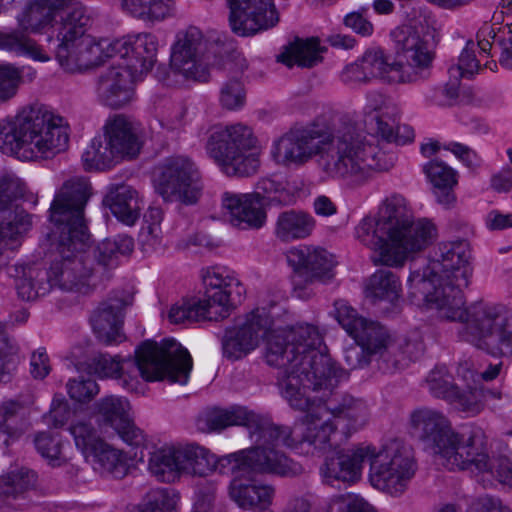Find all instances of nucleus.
Here are the masks:
<instances>
[{"instance_id": "obj_40", "label": "nucleus", "mask_w": 512, "mask_h": 512, "mask_svg": "<svg viewBox=\"0 0 512 512\" xmlns=\"http://www.w3.org/2000/svg\"><path fill=\"white\" fill-rule=\"evenodd\" d=\"M465 382L466 389L460 390L458 388L449 402L460 411L475 416L484 409L485 403L489 398H500L499 392L485 390L482 385L472 384L471 381Z\"/></svg>"}, {"instance_id": "obj_60", "label": "nucleus", "mask_w": 512, "mask_h": 512, "mask_svg": "<svg viewBox=\"0 0 512 512\" xmlns=\"http://www.w3.org/2000/svg\"><path fill=\"white\" fill-rule=\"evenodd\" d=\"M502 368V363H498L495 365H490L485 371L477 372L473 370L468 362H464L458 367V375L463 378L464 381H471L472 384L482 385L480 383L483 381H492L494 380L500 373Z\"/></svg>"}, {"instance_id": "obj_21", "label": "nucleus", "mask_w": 512, "mask_h": 512, "mask_svg": "<svg viewBox=\"0 0 512 512\" xmlns=\"http://www.w3.org/2000/svg\"><path fill=\"white\" fill-rule=\"evenodd\" d=\"M158 190L167 201L196 203L202 185L199 171L192 160L185 156L167 158L162 166Z\"/></svg>"}, {"instance_id": "obj_53", "label": "nucleus", "mask_w": 512, "mask_h": 512, "mask_svg": "<svg viewBox=\"0 0 512 512\" xmlns=\"http://www.w3.org/2000/svg\"><path fill=\"white\" fill-rule=\"evenodd\" d=\"M66 389L69 397L80 403L91 401L99 393V386L96 381L83 375L69 379Z\"/></svg>"}, {"instance_id": "obj_26", "label": "nucleus", "mask_w": 512, "mask_h": 512, "mask_svg": "<svg viewBox=\"0 0 512 512\" xmlns=\"http://www.w3.org/2000/svg\"><path fill=\"white\" fill-rule=\"evenodd\" d=\"M216 485L205 483L198 487L192 512H215ZM176 496L166 489L150 491L145 503L135 512H172L176 506Z\"/></svg>"}, {"instance_id": "obj_15", "label": "nucleus", "mask_w": 512, "mask_h": 512, "mask_svg": "<svg viewBox=\"0 0 512 512\" xmlns=\"http://www.w3.org/2000/svg\"><path fill=\"white\" fill-rule=\"evenodd\" d=\"M396 53L401 59L399 70L404 83L429 76L435 58L436 29L428 16H420L391 32Z\"/></svg>"}, {"instance_id": "obj_57", "label": "nucleus", "mask_w": 512, "mask_h": 512, "mask_svg": "<svg viewBox=\"0 0 512 512\" xmlns=\"http://www.w3.org/2000/svg\"><path fill=\"white\" fill-rule=\"evenodd\" d=\"M25 193L24 182L14 176L0 179V211L10 208L12 202Z\"/></svg>"}, {"instance_id": "obj_13", "label": "nucleus", "mask_w": 512, "mask_h": 512, "mask_svg": "<svg viewBox=\"0 0 512 512\" xmlns=\"http://www.w3.org/2000/svg\"><path fill=\"white\" fill-rule=\"evenodd\" d=\"M103 134L95 137L82 154L86 169H109L124 159L136 158L144 144L140 123L132 118L115 114L105 121Z\"/></svg>"}, {"instance_id": "obj_28", "label": "nucleus", "mask_w": 512, "mask_h": 512, "mask_svg": "<svg viewBox=\"0 0 512 512\" xmlns=\"http://www.w3.org/2000/svg\"><path fill=\"white\" fill-rule=\"evenodd\" d=\"M274 495L275 488L272 485L251 479L235 477L229 485L231 500L244 510H264L272 504Z\"/></svg>"}, {"instance_id": "obj_27", "label": "nucleus", "mask_w": 512, "mask_h": 512, "mask_svg": "<svg viewBox=\"0 0 512 512\" xmlns=\"http://www.w3.org/2000/svg\"><path fill=\"white\" fill-rule=\"evenodd\" d=\"M134 74L122 65L112 66L98 80L97 93L106 105L119 108L133 97Z\"/></svg>"}, {"instance_id": "obj_44", "label": "nucleus", "mask_w": 512, "mask_h": 512, "mask_svg": "<svg viewBox=\"0 0 512 512\" xmlns=\"http://www.w3.org/2000/svg\"><path fill=\"white\" fill-rule=\"evenodd\" d=\"M366 292L367 296L374 301L393 302L400 296L401 283L392 271L379 269L369 278Z\"/></svg>"}, {"instance_id": "obj_2", "label": "nucleus", "mask_w": 512, "mask_h": 512, "mask_svg": "<svg viewBox=\"0 0 512 512\" xmlns=\"http://www.w3.org/2000/svg\"><path fill=\"white\" fill-rule=\"evenodd\" d=\"M272 320L264 309L248 314L244 322L227 328L222 337V353L236 361L255 350L265 338V359L268 365L281 370V395L294 410L309 407L308 391L328 394L348 378L327 354L320 351L322 337L310 324L272 329Z\"/></svg>"}, {"instance_id": "obj_24", "label": "nucleus", "mask_w": 512, "mask_h": 512, "mask_svg": "<svg viewBox=\"0 0 512 512\" xmlns=\"http://www.w3.org/2000/svg\"><path fill=\"white\" fill-rule=\"evenodd\" d=\"M116 57L125 61V68L133 74L151 70L156 63L158 40L151 33L129 35L113 40Z\"/></svg>"}, {"instance_id": "obj_3", "label": "nucleus", "mask_w": 512, "mask_h": 512, "mask_svg": "<svg viewBox=\"0 0 512 512\" xmlns=\"http://www.w3.org/2000/svg\"><path fill=\"white\" fill-rule=\"evenodd\" d=\"M271 156L283 166L304 165L318 156L317 166L325 179L342 180L352 187L390 170L396 161L394 153L381 150L338 112L323 113L306 126L290 129L273 142Z\"/></svg>"}, {"instance_id": "obj_4", "label": "nucleus", "mask_w": 512, "mask_h": 512, "mask_svg": "<svg viewBox=\"0 0 512 512\" xmlns=\"http://www.w3.org/2000/svg\"><path fill=\"white\" fill-rule=\"evenodd\" d=\"M318 393L316 402L310 397L309 407L301 423L305 426L302 438L297 443L306 444L312 453L319 455L334 451L327 456L320 468L323 480L353 483L360 479L363 463H369L371 444H359L349 449H338L354 433L362 430L369 422L371 411L367 401L350 393Z\"/></svg>"}, {"instance_id": "obj_19", "label": "nucleus", "mask_w": 512, "mask_h": 512, "mask_svg": "<svg viewBox=\"0 0 512 512\" xmlns=\"http://www.w3.org/2000/svg\"><path fill=\"white\" fill-rule=\"evenodd\" d=\"M210 43L202 31L189 26L180 30L171 47L170 69L186 80L206 82L209 79Z\"/></svg>"}, {"instance_id": "obj_9", "label": "nucleus", "mask_w": 512, "mask_h": 512, "mask_svg": "<svg viewBox=\"0 0 512 512\" xmlns=\"http://www.w3.org/2000/svg\"><path fill=\"white\" fill-rule=\"evenodd\" d=\"M178 464L180 475L205 477L218 471L221 474L231 471H253L292 477L302 472L298 463L289 459L277 449L251 447L221 457L212 454L198 444H178Z\"/></svg>"}, {"instance_id": "obj_22", "label": "nucleus", "mask_w": 512, "mask_h": 512, "mask_svg": "<svg viewBox=\"0 0 512 512\" xmlns=\"http://www.w3.org/2000/svg\"><path fill=\"white\" fill-rule=\"evenodd\" d=\"M230 8L229 22L239 36L254 35L274 27L279 14L273 0H227Z\"/></svg>"}, {"instance_id": "obj_16", "label": "nucleus", "mask_w": 512, "mask_h": 512, "mask_svg": "<svg viewBox=\"0 0 512 512\" xmlns=\"http://www.w3.org/2000/svg\"><path fill=\"white\" fill-rule=\"evenodd\" d=\"M417 470L413 449L399 440L384 446L371 444L369 480L373 487L391 496H400Z\"/></svg>"}, {"instance_id": "obj_17", "label": "nucleus", "mask_w": 512, "mask_h": 512, "mask_svg": "<svg viewBox=\"0 0 512 512\" xmlns=\"http://www.w3.org/2000/svg\"><path fill=\"white\" fill-rule=\"evenodd\" d=\"M93 194L88 177L71 175L56 189L50 206V221L55 225L56 234L76 237V244L82 246L84 239H90L85 219V208Z\"/></svg>"}, {"instance_id": "obj_56", "label": "nucleus", "mask_w": 512, "mask_h": 512, "mask_svg": "<svg viewBox=\"0 0 512 512\" xmlns=\"http://www.w3.org/2000/svg\"><path fill=\"white\" fill-rule=\"evenodd\" d=\"M14 214L13 221L0 223V243L15 239L26 232L32 224L31 216L24 210L16 208Z\"/></svg>"}, {"instance_id": "obj_36", "label": "nucleus", "mask_w": 512, "mask_h": 512, "mask_svg": "<svg viewBox=\"0 0 512 512\" xmlns=\"http://www.w3.org/2000/svg\"><path fill=\"white\" fill-rule=\"evenodd\" d=\"M321 52L322 48L317 38H296L284 47L277 60L289 68H311L322 61Z\"/></svg>"}, {"instance_id": "obj_42", "label": "nucleus", "mask_w": 512, "mask_h": 512, "mask_svg": "<svg viewBox=\"0 0 512 512\" xmlns=\"http://www.w3.org/2000/svg\"><path fill=\"white\" fill-rule=\"evenodd\" d=\"M370 81L381 78L389 83H404L397 63H388L381 50H367L359 59Z\"/></svg>"}, {"instance_id": "obj_43", "label": "nucleus", "mask_w": 512, "mask_h": 512, "mask_svg": "<svg viewBox=\"0 0 512 512\" xmlns=\"http://www.w3.org/2000/svg\"><path fill=\"white\" fill-rule=\"evenodd\" d=\"M373 133L387 142L405 144L414 138V131L408 126H398V109L391 115H374L370 125Z\"/></svg>"}, {"instance_id": "obj_47", "label": "nucleus", "mask_w": 512, "mask_h": 512, "mask_svg": "<svg viewBox=\"0 0 512 512\" xmlns=\"http://www.w3.org/2000/svg\"><path fill=\"white\" fill-rule=\"evenodd\" d=\"M398 348L395 355H391V361L388 365V372L405 368L409 362L417 360L425 350L423 337L418 331L411 332L401 344H396Z\"/></svg>"}, {"instance_id": "obj_25", "label": "nucleus", "mask_w": 512, "mask_h": 512, "mask_svg": "<svg viewBox=\"0 0 512 512\" xmlns=\"http://www.w3.org/2000/svg\"><path fill=\"white\" fill-rule=\"evenodd\" d=\"M131 304L130 297L112 296L102 302L91 316V325L98 340L105 345L121 343L124 310Z\"/></svg>"}, {"instance_id": "obj_8", "label": "nucleus", "mask_w": 512, "mask_h": 512, "mask_svg": "<svg viewBox=\"0 0 512 512\" xmlns=\"http://www.w3.org/2000/svg\"><path fill=\"white\" fill-rule=\"evenodd\" d=\"M68 141L64 118L43 104L26 106L14 117L0 120V151L20 160L53 158Z\"/></svg>"}, {"instance_id": "obj_1", "label": "nucleus", "mask_w": 512, "mask_h": 512, "mask_svg": "<svg viewBox=\"0 0 512 512\" xmlns=\"http://www.w3.org/2000/svg\"><path fill=\"white\" fill-rule=\"evenodd\" d=\"M470 245L466 240L443 241L423 269L411 268V300L435 310L437 316L463 324L462 340L494 357L512 355V310L502 303L480 302L465 307L462 289L472 276Z\"/></svg>"}, {"instance_id": "obj_33", "label": "nucleus", "mask_w": 512, "mask_h": 512, "mask_svg": "<svg viewBox=\"0 0 512 512\" xmlns=\"http://www.w3.org/2000/svg\"><path fill=\"white\" fill-rule=\"evenodd\" d=\"M495 33L491 26L485 25L482 27L477 35V43L470 40L462 50L458 63L449 68V74L455 79L459 77H472L480 69L479 60L476 58V49H479L480 55H489L492 48L490 38H494Z\"/></svg>"}, {"instance_id": "obj_49", "label": "nucleus", "mask_w": 512, "mask_h": 512, "mask_svg": "<svg viewBox=\"0 0 512 512\" xmlns=\"http://www.w3.org/2000/svg\"><path fill=\"white\" fill-rule=\"evenodd\" d=\"M23 407L15 401H6L0 404V433L6 435L4 443L8 444L10 437H16L23 430Z\"/></svg>"}, {"instance_id": "obj_54", "label": "nucleus", "mask_w": 512, "mask_h": 512, "mask_svg": "<svg viewBox=\"0 0 512 512\" xmlns=\"http://www.w3.org/2000/svg\"><path fill=\"white\" fill-rule=\"evenodd\" d=\"M21 71L12 64H0V103L12 99L21 84Z\"/></svg>"}, {"instance_id": "obj_35", "label": "nucleus", "mask_w": 512, "mask_h": 512, "mask_svg": "<svg viewBox=\"0 0 512 512\" xmlns=\"http://www.w3.org/2000/svg\"><path fill=\"white\" fill-rule=\"evenodd\" d=\"M423 170L434 187L438 203L445 207L454 204L456 197L453 189L458 183L457 172L439 159L429 161Z\"/></svg>"}, {"instance_id": "obj_5", "label": "nucleus", "mask_w": 512, "mask_h": 512, "mask_svg": "<svg viewBox=\"0 0 512 512\" xmlns=\"http://www.w3.org/2000/svg\"><path fill=\"white\" fill-rule=\"evenodd\" d=\"M78 372L113 378L130 392H143L144 382L166 380L184 385L192 370V358L186 348L173 338L160 343L144 341L135 351V358L121 360L119 356L99 354L89 362H77Z\"/></svg>"}, {"instance_id": "obj_41", "label": "nucleus", "mask_w": 512, "mask_h": 512, "mask_svg": "<svg viewBox=\"0 0 512 512\" xmlns=\"http://www.w3.org/2000/svg\"><path fill=\"white\" fill-rule=\"evenodd\" d=\"M134 250V240L128 235H117L101 241L94 250V259L103 270L118 265L120 255H130Z\"/></svg>"}, {"instance_id": "obj_6", "label": "nucleus", "mask_w": 512, "mask_h": 512, "mask_svg": "<svg viewBox=\"0 0 512 512\" xmlns=\"http://www.w3.org/2000/svg\"><path fill=\"white\" fill-rule=\"evenodd\" d=\"M356 239L377 253L375 265L402 267L406 260L424 251L437 238V228L428 219H414L400 195L386 198L378 218L364 217L355 227Z\"/></svg>"}, {"instance_id": "obj_11", "label": "nucleus", "mask_w": 512, "mask_h": 512, "mask_svg": "<svg viewBox=\"0 0 512 512\" xmlns=\"http://www.w3.org/2000/svg\"><path fill=\"white\" fill-rule=\"evenodd\" d=\"M202 279L206 288L205 298L182 301L171 306L168 312L171 323L219 321L227 318L231 310L243 301L245 287L230 270L224 267L208 268Z\"/></svg>"}, {"instance_id": "obj_50", "label": "nucleus", "mask_w": 512, "mask_h": 512, "mask_svg": "<svg viewBox=\"0 0 512 512\" xmlns=\"http://www.w3.org/2000/svg\"><path fill=\"white\" fill-rule=\"evenodd\" d=\"M69 430L74 438L76 447L86 459H89L96 449H100L101 444L104 442L90 423L78 422L72 425Z\"/></svg>"}, {"instance_id": "obj_29", "label": "nucleus", "mask_w": 512, "mask_h": 512, "mask_svg": "<svg viewBox=\"0 0 512 512\" xmlns=\"http://www.w3.org/2000/svg\"><path fill=\"white\" fill-rule=\"evenodd\" d=\"M352 338L358 344L363 345L368 353L373 356L378 355L379 360L385 364L383 369L388 372L391 355H395L398 348L384 326L376 321L367 319Z\"/></svg>"}, {"instance_id": "obj_20", "label": "nucleus", "mask_w": 512, "mask_h": 512, "mask_svg": "<svg viewBox=\"0 0 512 512\" xmlns=\"http://www.w3.org/2000/svg\"><path fill=\"white\" fill-rule=\"evenodd\" d=\"M256 189V192L247 194L223 193L222 207L228 212L233 226L241 229L262 227L266 220L263 200H275L276 197L272 195L280 192L283 187L279 182L264 178L257 183Z\"/></svg>"}, {"instance_id": "obj_48", "label": "nucleus", "mask_w": 512, "mask_h": 512, "mask_svg": "<svg viewBox=\"0 0 512 512\" xmlns=\"http://www.w3.org/2000/svg\"><path fill=\"white\" fill-rule=\"evenodd\" d=\"M426 386L435 398L450 402L457 392L458 386L454 384L453 376L446 366H436L425 379Z\"/></svg>"}, {"instance_id": "obj_52", "label": "nucleus", "mask_w": 512, "mask_h": 512, "mask_svg": "<svg viewBox=\"0 0 512 512\" xmlns=\"http://www.w3.org/2000/svg\"><path fill=\"white\" fill-rule=\"evenodd\" d=\"M246 101V92L243 83L232 78L223 83L219 93V102L222 108L226 110H239Z\"/></svg>"}, {"instance_id": "obj_31", "label": "nucleus", "mask_w": 512, "mask_h": 512, "mask_svg": "<svg viewBox=\"0 0 512 512\" xmlns=\"http://www.w3.org/2000/svg\"><path fill=\"white\" fill-rule=\"evenodd\" d=\"M74 0H29L18 17L24 29L40 32L54 23L56 16Z\"/></svg>"}, {"instance_id": "obj_51", "label": "nucleus", "mask_w": 512, "mask_h": 512, "mask_svg": "<svg viewBox=\"0 0 512 512\" xmlns=\"http://www.w3.org/2000/svg\"><path fill=\"white\" fill-rule=\"evenodd\" d=\"M323 512H376L361 496L343 494L330 498L322 508Z\"/></svg>"}, {"instance_id": "obj_23", "label": "nucleus", "mask_w": 512, "mask_h": 512, "mask_svg": "<svg viewBox=\"0 0 512 512\" xmlns=\"http://www.w3.org/2000/svg\"><path fill=\"white\" fill-rule=\"evenodd\" d=\"M288 264L309 284L330 282L334 276L333 256L325 249L307 245L291 248L286 254Z\"/></svg>"}, {"instance_id": "obj_46", "label": "nucleus", "mask_w": 512, "mask_h": 512, "mask_svg": "<svg viewBox=\"0 0 512 512\" xmlns=\"http://www.w3.org/2000/svg\"><path fill=\"white\" fill-rule=\"evenodd\" d=\"M97 413L102 421L115 428L126 423L127 418L131 416V406L129 401L121 396H106L101 398L95 405Z\"/></svg>"}, {"instance_id": "obj_10", "label": "nucleus", "mask_w": 512, "mask_h": 512, "mask_svg": "<svg viewBox=\"0 0 512 512\" xmlns=\"http://www.w3.org/2000/svg\"><path fill=\"white\" fill-rule=\"evenodd\" d=\"M56 38L59 42L56 59L60 66L68 72H81L101 64L106 58L116 57L113 40L101 39L95 42L85 36L91 22L88 8L76 3L65 11L59 21H54Z\"/></svg>"}, {"instance_id": "obj_14", "label": "nucleus", "mask_w": 512, "mask_h": 512, "mask_svg": "<svg viewBox=\"0 0 512 512\" xmlns=\"http://www.w3.org/2000/svg\"><path fill=\"white\" fill-rule=\"evenodd\" d=\"M255 144L252 129L235 123L212 127L205 149L225 174L244 177L255 174L260 166Z\"/></svg>"}, {"instance_id": "obj_63", "label": "nucleus", "mask_w": 512, "mask_h": 512, "mask_svg": "<svg viewBox=\"0 0 512 512\" xmlns=\"http://www.w3.org/2000/svg\"><path fill=\"white\" fill-rule=\"evenodd\" d=\"M126 423L113 428L119 437L129 445L138 446L144 441L143 432L137 428L132 420V417L127 418Z\"/></svg>"}, {"instance_id": "obj_37", "label": "nucleus", "mask_w": 512, "mask_h": 512, "mask_svg": "<svg viewBox=\"0 0 512 512\" xmlns=\"http://www.w3.org/2000/svg\"><path fill=\"white\" fill-rule=\"evenodd\" d=\"M121 6L132 17L146 23H159L176 15L175 0H122Z\"/></svg>"}, {"instance_id": "obj_30", "label": "nucleus", "mask_w": 512, "mask_h": 512, "mask_svg": "<svg viewBox=\"0 0 512 512\" xmlns=\"http://www.w3.org/2000/svg\"><path fill=\"white\" fill-rule=\"evenodd\" d=\"M111 213L127 226H133L140 217L142 200L139 193L126 184L111 187L104 198Z\"/></svg>"}, {"instance_id": "obj_38", "label": "nucleus", "mask_w": 512, "mask_h": 512, "mask_svg": "<svg viewBox=\"0 0 512 512\" xmlns=\"http://www.w3.org/2000/svg\"><path fill=\"white\" fill-rule=\"evenodd\" d=\"M148 470L160 482L172 483L180 479L178 446L166 444L151 452Z\"/></svg>"}, {"instance_id": "obj_55", "label": "nucleus", "mask_w": 512, "mask_h": 512, "mask_svg": "<svg viewBox=\"0 0 512 512\" xmlns=\"http://www.w3.org/2000/svg\"><path fill=\"white\" fill-rule=\"evenodd\" d=\"M334 307L337 321L353 337L367 319L359 316L356 310L344 300L335 301Z\"/></svg>"}, {"instance_id": "obj_39", "label": "nucleus", "mask_w": 512, "mask_h": 512, "mask_svg": "<svg viewBox=\"0 0 512 512\" xmlns=\"http://www.w3.org/2000/svg\"><path fill=\"white\" fill-rule=\"evenodd\" d=\"M23 11L17 16V18ZM17 22H19L17 20ZM22 31H0V49L15 53L18 56H28L35 61L47 62L50 57L41 49V47L30 37L24 34V31L33 32L24 29L18 23Z\"/></svg>"}, {"instance_id": "obj_32", "label": "nucleus", "mask_w": 512, "mask_h": 512, "mask_svg": "<svg viewBox=\"0 0 512 512\" xmlns=\"http://www.w3.org/2000/svg\"><path fill=\"white\" fill-rule=\"evenodd\" d=\"M15 272V288L23 301H34L52 289L49 272L44 268L26 264L16 266Z\"/></svg>"}, {"instance_id": "obj_7", "label": "nucleus", "mask_w": 512, "mask_h": 512, "mask_svg": "<svg viewBox=\"0 0 512 512\" xmlns=\"http://www.w3.org/2000/svg\"><path fill=\"white\" fill-rule=\"evenodd\" d=\"M410 425L424 450L449 470L488 467L487 440L480 427L458 433L443 412L429 407L412 411Z\"/></svg>"}, {"instance_id": "obj_62", "label": "nucleus", "mask_w": 512, "mask_h": 512, "mask_svg": "<svg viewBox=\"0 0 512 512\" xmlns=\"http://www.w3.org/2000/svg\"><path fill=\"white\" fill-rule=\"evenodd\" d=\"M488 458V467L486 469L480 470L479 472L491 471L495 476L499 479L501 483L504 484H512V461L509 458L501 457L497 459L494 463L491 462L489 455ZM477 468L475 466H471L468 469Z\"/></svg>"}, {"instance_id": "obj_59", "label": "nucleus", "mask_w": 512, "mask_h": 512, "mask_svg": "<svg viewBox=\"0 0 512 512\" xmlns=\"http://www.w3.org/2000/svg\"><path fill=\"white\" fill-rule=\"evenodd\" d=\"M35 447L42 457L49 460L52 465H59L61 446L59 440L50 434L42 432L35 437Z\"/></svg>"}, {"instance_id": "obj_58", "label": "nucleus", "mask_w": 512, "mask_h": 512, "mask_svg": "<svg viewBox=\"0 0 512 512\" xmlns=\"http://www.w3.org/2000/svg\"><path fill=\"white\" fill-rule=\"evenodd\" d=\"M396 105L386 99V97L376 91L368 92L366 103L363 107V113L366 117L373 118L374 115H391L396 112Z\"/></svg>"}, {"instance_id": "obj_34", "label": "nucleus", "mask_w": 512, "mask_h": 512, "mask_svg": "<svg viewBox=\"0 0 512 512\" xmlns=\"http://www.w3.org/2000/svg\"><path fill=\"white\" fill-rule=\"evenodd\" d=\"M315 228L312 215L302 210L281 212L275 222L274 235L281 242H290L310 236Z\"/></svg>"}, {"instance_id": "obj_45", "label": "nucleus", "mask_w": 512, "mask_h": 512, "mask_svg": "<svg viewBox=\"0 0 512 512\" xmlns=\"http://www.w3.org/2000/svg\"><path fill=\"white\" fill-rule=\"evenodd\" d=\"M94 465H98L95 469H99L102 473L109 474L114 478H122L127 472V464L123 453L107 443L103 442L100 449H96L95 453L90 455Z\"/></svg>"}, {"instance_id": "obj_61", "label": "nucleus", "mask_w": 512, "mask_h": 512, "mask_svg": "<svg viewBox=\"0 0 512 512\" xmlns=\"http://www.w3.org/2000/svg\"><path fill=\"white\" fill-rule=\"evenodd\" d=\"M372 356L363 345L357 342L344 350V361L351 370L367 366Z\"/></svg>"}, {"instance_id": "obj_18", "label": "nucleus", "mask_w": 512, "mask_h": 512, "mask_svg": "<svg viewBox=\"0 0 512 512\" xmlns=\"http://www.w3.org/2000/svg\"><path fill=\"white\" fill-rule=\"evenodd\" d=\"M76 240L69 232L58 234L56 249L59 258L52 262L48 272L52 288L88 294L93 289L94 284L91 280L97 270L85 257L90 239H84L82 246L77 245Z\"/></svg>"}, {"instance_id": "obj_64", "label": "nucleus", "mask_w": 512, "mask_h": 512, "mask_svg": "<svg viewBox=\"0 0 512 512\" xmlns=\"http://www.w3.org/2000/svg\"><path fill=\"white\" fill-rule=\"evenodd\" d=\"M341 81L349 86H357L369 82L360 60L347 65L341 72Z\"/></svg>"}, {"instance_id": "obj_12", "label": "nucleus", "mask_w": 512, "mask_h": 512, "mask_svg": "<svg viewBox=\"0 0 512 512\" xmlns=\"http://www.w3.org/2000/svg\"><path fill=\"white\" fill-rule=\"evenodd\" d=\"M229 426H244L250 438L257 443L256 447L276 449L283 445L294 447L296 441L289 426L276 425L265 415L258 414L242 406L229 409L208 407L203 409L196 418V427L204 433L221 431Z\"/></svg>"}]
</instances>
